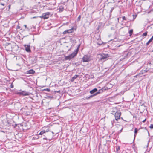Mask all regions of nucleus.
I'll list each match as a JSON object with an SVG mask.
<instances>
[{
	"label": "nucleus",
	"instance_id": "nucleus-1",
	"mask_svg": "<svg viewBox=\"0 0 153 153\" xmlns=\"http://www.w3.org/2000/svg\"><path fill=\"white\" fill-rule=\"evenodd\" d=\"M79 49L78 48H77V49L74 51L72 53L67 56H65V59L66 60H70L72 58H74L77 54Z\"/></svg>",
	"mask_w": 153,
	"mask_h": 153
},
{
	"label": "nucleus",
	"instance_id": "nucleus-2",
	"mask_svg": "<svg viewBox=\"0 0 153 153\" xmlns=\"http://www.w3.org/2000/svg\"><path fill=\"white\" fill-rule=\"evenodd\" d=\"M105 90V89H104V88H102L99 89V90H98L97 89V88H94L93 89L91 90L90 91L89 93L91 94H96L97 93V95L102 93Z\"/></svg>",
	"mask_w": 153,
	"mask_h": 153
},
{
	"label": "nucleus",
	"instance_id": "nucleus-3",
	"mask_svg": "<svg viewBox=\"0 0 153 153\" xmlns=\"http://www.w3.org/2000/svg\"><path fill=\"white\" fill-rule=\"evenodd\" d=\"M109 55L104 53H101L98 55V57L99 60L101 61H104L106 60L109 57Z\"/></svg>",
	"mask_w": 153,
	"mask_h": 153
},
{
	"label": "nucleus",
	"instance_id": "nucleus-4",
	"mask_svg": "<svg viewBox=\"0 0 153 153\" xmlns=\"http://www.w3.org/2000/svg\"><path fill=\"white\" fill-rule=\"evenodd\" d=\"M16 94H19L20 96H28L29 95L30 93L28 92H27L24 91H20L19 92H16Z\"/></svg>",
	"mask_w": 153,
	"mask_h": 153
},
{
	"label": "nucleus",
	"instance_id": "nucleus-5",
	"mask_svg": "<svg viewBox=\"0 0 153 153\" xmlns=\"http://www.w3.org/2000/svg\"><path fill=\"white\" fill-rule=\"evenodd\" d=\"M121 113L119 111H117L114 114L115 120L117 122L118 120L120 119Z\"/></svg>",
	"mask_w": 153,
	"mask_h": 153
},
{
	"label": "nucleus",
	"instance_id": "nucleus-6",
	"mask_svg": "<svg viewBox=\"0 0 153 153\" xmlns=\"http://www.w3.org/2000/svg\"><path fill=\"white\" fill-rule=\"evenodd\" d=\"M50 13L49 12H47L46 13H43L42 16L40 17L43 18L44 19H47L49 18V16Z\"/></svg>",
	"mask_w": 153,
	"mask_h": 153
},
{
	"label": "nucleus",
	"instance_id": "nucleus-7",
	"mask_svg": "<svg viewBox=\"0 0 153 153\" xmlns=\"http://www.w3.org/2000/svg\"><path fill=\"white\" fill-rule=\"evenodd\" d=\"M82 60L83 62H88L90 61V59L87 56H84L82 58Z\"/></svg>",
	"mask_w": 153,
	"mask_h": 153
},
{
	"label": "nucleus",
	"instance_id": "nucleus-8",
	"mask_svg": "<svg viewBox=\"0 0 153 153\" xmlns=\"http://www.w3.org/2000/svg\"><path fill=\"white\" fill-rule=\"evenodd\" d=\"M73 30L71 29L68 30H66L63 32V34H65L68 33H72Z\"/></svg>",
	"mask_w": 153,
	"mask_h": 153
},
{
	"label": "nucleus",
	"instance_id": "nucleus-9",
	"mask_svg": "<svg viewBox=\"0 0 153 153\" xmlns=\"http://www.w3.org/2000/svg\"><path fill=\"white\" fill-rule=\"evenodd\" d=\"M79 76V75H75L74 76L71 78V82H73L74 81V80L76 79V78H77Z\"/></svg>",
	"mask_w": 153,
	"mask_h": 153
},
{
	"label": "nucleus",
	"instance_id": "nucleus-10",
	"mask_svg": "<svg viewBox=\"0 0 153 153\" xmlns=\"http://www.w3.org/2000/svg\"><path fill=\"white\" fill-rule=\"evenodd\" d=\"M25 50L28 52H30L31 50L30 49V46L28 45H25Z\"/></svg>",
	"mask_w": 153,
	"mask_h": 153
},
{
	"label": "nucleus",
	"instance_id": "nucleus-11",
	"mask_svg": "<svg viewBox=\"0 0 153 153\" xmlns=\"http://www.w3.org/2000/svg\"><path fill=\"white\" fill-rule=\"evenodd\" d=\"M49 131V130L48 129L46 130V131L45 130H43L42 131H41L39 133V135H42L44 133H45V132H48Z\"/></svg>",
	"mask_w": 153,
	"mask_h": 153
},
{
	"label": "nucleus",
	"instance_id": "nucleus-12",
	"mask_svg": "<svg viewBox=\"0 0 153 153\" xmlns=\"http://www.w3.org/2000/svg\"><path fill=\"white\" fill-rule=\"evenodd\" d=\"M27 73L29 74H34L35 73V71L33 69H30L27 71Z\"/></svg>",
	"mask_w": 153,
	"mask_h": 153
},
{
	"label": "nucleus",
	"instance_id": "nucleus-13",
	"mask_svg": "<svg viewBox=\"0 0 153 153\" xmlns=\"http://www.w3.org/2000/svg\"><path fill=\"white\" fill-rule=\"evenodd\" d=\"M116 152L117 153H120V148L119 146H117L116 147Z\"/></svg>",
	"mask_w": 153,
	"mask_h": 153
},
{
	"label": "nucleus",
	"instance_id": "nucleus-14",
	"mask_svg": "<svg viewBox=\"0 0 153 153\" xmlns=\"http://www.w3.org/2000/svg\"><path fill=\"white\" fill-rule=\"evenodd\" d=\"M138 131V129H137V128H135V130H134V139L135 138L136 136V134L137 133Z\"/></svg>",
	"mask_w": 153,
	"mask_h": 153
},
{
	"label": "nucleus",
	"instance_id": "nucleus-15",
	"mask_svg": "<svg viewBox=\"0 0 153 153\" xmlns=\"http://www.w3.org/2000/svg\"><path fill=\"white\" fill-rule=\"evenodd\" d=\"M130 54V53L129 52H126L124 54V55H125V56H124L125 58L127 57L128 56V55Z\"/></svg>",
	"mask_w": 153,
	"mask_h": 153
},
{
	"label": "nucleus",
	"instance_id": "nucleus-16",
	"mask_svg": "<svg viewBox=\"0 0 153 153\" xmlns=\"http://www.w3.org/2000/svg\"><path fill=\"white\" fill-rule=\"evenodd\" d=\"M115 121H116L115 119H114L113 120L111 121V124L113 126H114V125L115 123H117V122H116Z\"/></svg>",
	"mask_w": 153,
	"mask_h": 153
},
{
	"label": "nucleus",
	"instance_id": "nucleus-17",
	"mask_svg": "<svg viewBox=\"0 0 153 153\" xmlns=\"http://www.w3.org/2000/svg\"><path fill=\"white\" fill-rule=\"evenodd\" d=\"M133 32V30L132 29L131 30H130L129 31V34L130 36H131L132 33Z\"/></svg>",
	"mask_w": 153,
	"mask_h": 153
},
{
	"label": "nucleus",
	"instance_id": "nucleus-18",
	"mask_svg": "<svg viewBox=\"0 0 153 153\" xmlns=\"http://www.w3.org/2000/svg\"><path fill=\"white\" fill-rule=\"evenodd\" d=\"M114 9V8H111V9L110 10V12L109 13V18L110 17V16H111V12L113 11V10Z\"/></svg>",
	"mask_w": 153,
	"mask_h": 153
},
{
	"label": "nucleus",
	"instance_id": "nucleus-19",
	"mask_svg": "<svg viewBox=\"0 0 153 153\" xmlns=\"http://www.w3.org/2000/svg\"><path fill=\"white\" fill-rule=\"evenodd\" d=\"M92 95H91L90 96V98H92L93 97H94L96 96L97 95V94L96 93V94H92Z\"/></svg>",
	"mask_w": 153,
	"mask_h": 153
},
{
	"label": "nucleus",
	"instance_id": "nucleus-20",
	"mask_svg": "<svg viewBox=\"0 0 153 153\" xmlns=\"http://www.w3.org/2000/svg\"><path fill=\"white\" fill-rule=\"evenodd\" d=\"M147 32L146 31V32L144 33L143 35L142 36H147Z\"/></svg>",
	"mask_w": 153,
	"mask_h": 153
},
{
	"label": "nucleus",
	"instance_id": "nucleus-21",
	"mask_svg": "<svg viewBox=\"0 0 153 153\" xmlns=\"http://www.w3.org/2000/svg\"><path fill=\"white\" fill-rule=\"evenodd\" d=\"M153 40V38H152V37L149 40L148 42H151Z\"/></svg>",
	"mask_w": 153,
	"mask_h": 153
},
{
	"label": "nucleus",
	"instance_id": "nucleus-22",
	"mask_svg": "<svg viewBox=\"0 0 153 153\" xmlns=\"http://www.w3.org/2000/svg\"><path fill=\"white\" fill-rule=\"evenodd\" d=\"M149 128L151 129H153V124H151Z\"/></svg>",
	"mask_w": 153,
	"mask_h": 153
},
{
	"label": "nucleus",
	"instance_id": "nucleus-23",
	"mask_svg": "<svg viewBox=\"0 0 153 153\" xmlns=\"http://www.w3.org/2000/svg\"><path fill=\"white\" fill-rule=\"evenodd\" d=\"M143 74V70H142L138 74L139 75H142Z\"/></svg>",
	"mask_w": 153,
	"mask_h": 153
},
{
	"label": "nucleus",
	"instance_id": "nucleus-24",
	"mask_svg": "<svg viewBox=\"0 0 153 153\" xmlns=\"http://www.w3.org/2000/svg\"><path fill=\"white\" fill-rule=\"evenodd\" d=\"M80 18H81V16H80V15H79L78 17V18H77L78 20L79 21L80 20Z\"/></svg>",
	"mask_w": 153,
	"mask_h": 153
},
{
	"label": "nucleus",
	"instance_id": "nucleus-25",
	"mask_svg": "<svg viewBox=\"0 0 153 153\" xmlns=\"http://www.w3.org/2000/svg\"><path fill=\"white\" fill-rule=\"evenodd\" d=\"M138 76L139 77H141L140 76V75L139 74H137L135 76H134V77H137Z\"/></svg>",
	"mask_w": 153,
	"mask_h": 153
},
{
	"label": "nucleus",
	"instance_id": "nucleus-26",
	"mask_svg": "<svg viewBox=\"0 0 153 153\" xmlns=\"http://www.w3.org/2000/svg\"><path fill=\"white\" fill-rule=\"evenodd\" d=\"M147 72V71L146 70H143V74L146 73Z\"/></svg>",
	"mask_w": 153,
	"mask_h": 153
},
{
	"label": "nucleus",
	"instance_id": "nucleus-27",
	"mask_svg": "<svg viewBox=\"0 0 153 153\" xmlns=\"http://www.w3.org/2000/svg\"><path fill=\"white\" fill-rule=\"evenodd\" d=\"M122 19L123 20H126V19L125 16H123L122 17Z\"/></svg>",
	"mask_w": 153,
	"mask_h": 153
},
{
	"label": "nucleus",
	"instance_id": "nucleus-28",
	"mask_svg": "<svg viewBox=\"0 0 153 153\" xmlns=\"http://www.w3.org/2000/svg\"><path fill=\"white\" fill-rule=\"evenodd\" d=\"M20 28V26H19V25H18L16 27V29H19Z\"/></svg>",
	"mask_w": 153,
	"mask_h": 153
},
{
	"label": "nucleus",
	"instance_id": "nucleus-29",
	"mask_svg": "<svg viewBox=\"0 0 153 153\" xmlns=\"http://www.w3.org/2000/svg\"><path fill=\"white\" fill-rule=\"evenodd\" d=\"M10 87L11 88H13V85L12 83L11 84V85L10 86Z\"/></svg>",
	"mask_w": 153,
	"mask_h": 153
},
{
	"label": "nucleus",
	"instance_id": "nucleus-30",
	"mask_svg": "<svg viewBox=\"0 0 153 153\" xmlns=\"http://www.w3.org/2000/svg\"><path fill=\"white\" fill-rule=\"evenodd\" d=\"M90 96L88 97H86V99L87 100H88V99H90Z\"/></svg>",
	"mask_w": 153,
	"mask_h": 153
},
{
	"label": "nucleus",
	"instance_id": "nucleus-31",
	"mask_svg": "<svg viewBox=\"0 0 153 153\" xmlns=\"http://www.w3.org/2000/svg\"><path fill=\"white\" fill-rule=\"evenodd\" d=\"M149 43H150V42H148L147 43H146V45L147 46L148 45Z\"/></svg>",
	"mask_w": 153,
	"mask_h": 153
},
{
	"label": "nucleus",
	"instance_id": "nucleus-32",
	"mask_svg": "<svg viewBox=\"0 0 153 153\" xmlns=\"http://www.w3.org/2000/svg\"><path fill=\"white\" fill-rule=\"evenodd\" d=\"M146 120V119H145L144 120L142 121L143 123H144Z\"/></svg>",
	"mask_w": 153,
	"mask_h": 153
},
{
	"label": "nucleus",
	"instance_id": "nucleus-33",
	"mask_svg": "<svg viewBox=\"0 0 153 153\" xmlns=\"http://www.w3.org/2000/svg\"><path fill=\"white\" fill-rule=\"evenodd\" d=\"M24 26L25 27V28H27V25H24Z\"/></svg>",
	"mask_w": 153,
	"mask_h": 153
},
{
	"label": "nucleus",
	"instance_id": "nucleus-34",
	"mask_svg": "<svg viewBox=\"0 0 153 153\" xmlns=\"http://www.w3.org/2000/svg\"><path fill=\"white\" fill-rule=\"evenodd\" d=\"M47 91H50V90L49 89H47Z\"/></svg>",
	"mask_w": 153,
	"mask_h": 153
},
{
	"label": "nucleus",
	"instance_id": "nucleus-35",
	"mask_svg": "<svg viewBox=\"0 0 153 153\" xmlns=\"http://www.w3.org/2000/svg\"><path fill=\"white\" fill-rule=\"evenodd\" d=\"M1 4L2 5H3V6H4V4H3V3H1Z\"/></svg>",
	"mask_w": 153,
	"mask_h": 153
},
{
	"label": "nucleus",
	"instance_id": "nucleus-36",
	"mask_svg": "<svg viewBox=\"0 0 153 153\" xmlns=\"http://www.w3.org/2000/svg\"><path fill=\"white\" fill-rule=\"evenodd\" d=\"M122 129H121L120 131V132L122 131Z\"/></svg>",
	"mask_w": 153,
	"mask_h": 153
},
{
	"label": "nucleus",
	"instance_id": "nucleus-37",
	"mask_svg": "<svg viewBox=\"0 0 153 153\" xmlns=\"http://www.w3.org/2000/svg\"><path fill=\"white\" fill-rule=\"evenodd\" d=\"M9 8H10V5H9Z\"/></svg>",
	"mask_w": 153,
	"mask_h": 153
},
{
	"label": "nucleus",
	"instance_id": "nucleus-38",
	"mask_svg": "<svg viewBox=\"0 0 153 153\" xmlns=\"http://www.w3.org/2000/svg\"><path fill=\"white\" fill-rule=\"evenodd\" d=\"M98 45H101V44H99V43H98Z\"/></svg>",
	"mask_w": 153,
	"mask_h": 153
},
{
	"label": "nucleus",
	"instance_id": "nucleus-39",
	"mask_svg": "<svg viewBox=\"0 0 153 153\" xmlns=\"http://www.w3.org/2000/svg\"><path fill=\"white\" fill-rule=\"evenodd\" d=\"M59 91H57V92H59Z\"/></svg>",
	"mask_w": 153,
	"mask_h": 153
},
{
	"label": "nucleus",
	"instance_id": "nucleus-40",
	"mask_svg": "<svg viewBox=\"0 0 153 153\" xmlns=\"http://www.w3.org/2000/svg\"><path fill=\"white\" fill-rule=\"evenodd\" d=\"M152 38H153V36H152Z\"/></svg>",
	"mask_w": 153,
	"mask_h": 153
}]
</instances>
